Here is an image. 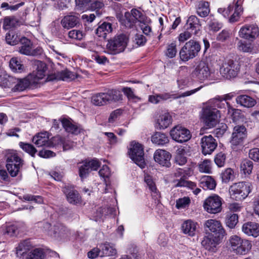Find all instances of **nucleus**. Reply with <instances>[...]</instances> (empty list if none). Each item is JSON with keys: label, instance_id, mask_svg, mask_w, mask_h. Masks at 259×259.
Here are the masks:
<instances>
[{"label": "nucleus", "instance_id": "obj_1", "mask_svg": "<svg viewBox=\"0 0 259 259\" xmlns=\"http://www.w3.org/2000/svg\"><path fill=\"white\" fill-rule=\"evenodd\" d=\"M6 167L10 176L16 177L24 164V160L18 153L14 150H8L5 155Z\"/></svg>", "mask_w": 259, "mask_h": 259}, {"label": "nucleus", "instance_id": "obj_2", "mask_svg": "<svg viewBox=\"0 0 259 259\" xmlns=\"http://www.w3.org/2000/svg\"><path fill=\"white\" fill-rule=\"evenodd\" d=\"M252 185L248 182L235 183L229 188L231 198L236 201H242L245 199L251 192Z\"/></svg>", "mask_w": 259, "mask_h": 259}, {"label": "nucleus", "instance_id": "obj_3", "mask_svg": "<svg viewBox=\"0 0 259 259\" xmlns=\"http://www.w3.org/2000/svg\"><path fill=\"white\" fill-rule=\"evenodd\" d=\"M220 117V112L216 108L207 105L202 109L201 119L207 128L214 127L219 122Z\"/></svg>", "mask_w": 259, "mask_h": 259}, {"label": "nucleus", "instance_id": "obj_4", "mask_svg": "<svg viewBox=\"0 0 259 259\" xmlns=\"http://www.w3.org/2000/svg\"><path fill=\"white\" fill-rule=\"evenodd\" d=\"M128 40V38L125 34L116 35L108 41L106 45L108 53L115 55L122 52L127 46Z\"/></svg>", "mask_w": 259, "mask_h": 259}, {"label": "nucleus", "instance_id": "obj_5", "mask_svg": "<svg viewBox=\"0 0 259 259\" xmlns=\"http://www.w3.org/2000/svg\"><path fill=\"white\" fill-rule=\"evenodd\" d=\"M201 50L199 42L191 39L187 41L179 52L180 58L183 61H188L196 57Z\"/></svg>", "mask_w": 259, "mask_h": 259}, {"label": "nucleus", "instance_id": "obj_6", "mask_svg": "<svg viewBox=\"0 0 259 259\" xmlns=\"http://www.w3.org/2000/svg\"><path fill=\"white\" fill-rule=\"evenodd\" d=\"M229 242L233 251L238 254H245L252 246L250 241L243 240L237 235L231 236Z\"/></svg>", "mask_w": 259, "mask_h": 259}, {"label": "nucleus", "instance_id": "obj_7", "mask_svg": "<svg viewBox=\"0 0 259 259\" xmlns=\"http://www.w3.org/2000/svg\"><path fill=\"white\" fill-rule=\"evenodd\" d=\"M18 52L23 55L36 56L42 54V49L40 47L33 49L31 40L25 37H23L19 41Z\"/></svg>", "mask_w": 259, "mask_h": 259}, {"label": "nucleus", "instance_id": "obj_8", "mask_svg": "<svg viewBox=\"0 0 259 259\" xmlns=\"http://www.w3.org/2000/svg\"><path fill=\"white\" fill-rule=\"evenodd\" d=\"M129 151L130 158L141 168L145 167V162L144 158V150L142 146L138 143L132 142Z\"/></svg>", "mask_w": 259, "mask_h": 259}, {"label": "nucleus", "instance_id": "obj_9", "mask_svg": "<svg viewBox=\"0 0 259 259\" xmlns=\"http://www.w3.org/2000/svg\"><path fill=\"white\" fill-rule=\"evenodd\" d=\"M204 228L206 233L212 234L214 236L223 238L226 235L221 223L216 220H207L204 224Z\"/></svg>", "mask_w": 259, "mask_h": 259}, {"label": "nucleus", "instance_id": "obj_10", "mask_svg": "<svg viewBox=\"0 0 259 259\" xmlns=\"http://www.w3.org/2000/svg\"><path fill=\"white\" fill-rule=\"evenodd\" d=\"M239 71L238 64L232 60L226 61L223 63L220 69L222 76L228 79L236 77Z\"/></svg>", "mask_w": 259, "mask_h": 259}, {"label": "nucleus", "instance_id": "obj_11", "mask_svg": "<svg viewBox=\"0 0 259 259\" xmlns=\"http://www.w3.org/2000/svg\"><path fill=\"white\" fill-rule=\"evenodd\" d=\"M171 138L178 143H183L188 141L191 138L189 130L180 125L175 126L170 131Z\"/></svg>", "mask_w": 259, "mask_h": 259}, {"label": "nucleus", "instance_id": "obj_12", "mask_svg": "<svg viewBox=\"0 0 259 259\" xmlns=\"http://www.w3.org/2000/svg\"><path fill=\"white\" fill-rule=\"evenodd\" d=\"M239 35L240 37L252 41L259 36V28L256 24H246L240 28Z\"/></svg>", "mask_w": 259, "mask_h": 259}, {"label": "nucleus", "instance_id": "obj_13", "mask_svg": "<svg viewBox=\"0 0 259 259\" xmlns=\"http://www.w3.org/2000/svg\"><path fill=\"white\" fill-rule=\"evenodd\" d=\"M204 208L210 213H217L222 210V199L218 195L207 198L204 201Z\"/></svg>", "mask_w": 259, "mask_h": 259}, {"label": "nucleus", "instance_id": "obj_14", "mask_svg": "<svg viewBox=\"0 0 259 259\" xmlns=\"http://www.w3.org/2000/svg\"><path fill=\"white\" fill-rule=\"evenodd\" d=\"M247 137L246 128L244 125H236L232 134L231 144L233 146L242 145Z\"/></svg>", "mask_w": 259, "mask_h": 259}, {"label": "nucleus", "instance_id": "obj_15", "mask_svg": "<svg viewBox=\"0 0 259 259\" xmlns=\"http://www.w3.org/2000/svg\"><path fill=\"white\" fill-rule=\"evenodd\" d=\"M32 75L29 74L26 77L22 79L16 78V81L15 82L12 88V91L14 92H22L29 88L30 86L34 85L37 83L33 79Z\"/></svg>", "mask_w": 259, "mask_h": 259}, {"label": "nucleus", "instance_id": "obj_16", "mask_svg": "<svg viewBox=\"0 0 259 259\" xmlns=\"http://www.w3.org/2000/svg\"><path fill=\"white\" fill-rule=\"evenodd\" d=\"M222 239L223 238L214 236L212 234H208L204 237L201 244L209 252H215Z\"/></svg>", "mask_w": 259, "mask_h": 259}, {"label": "nucleus", "instance_id": "obj_17", "mask_svg": "<svg viewBox=\"0 0 259 259\" xmlns=\"http://www.w3.org/2000/svg\"><path fill=\"white\" fill-rule=\"evenodd\" d=\"M202 153L206 155L210 154L215 149L217 143L211 135L203 136L201 140Z\"/></svg>", "mask_w": 259, "mask_h": 259}, {"label": "nucleus", "instance_id": "obj_18", "mask_svg": "<svg viewBox=\"0 0 259 259\" xmlns=\"http://www.w3.org/2000/svg\"><path fill=\"white\" fill-rule=\"evenodd\" d=\"M100 166V162L97 160L85 162L79 168V175L82 180L88 176L92 170H96Z\"/></svg>", "mask_w": 259, "mask_h": 259}, {"label": "nucleus", "instance_id": "obj_19", "mask_svg": "<svg viewBox=\"0 0 259 259\" xmlns=\"http://www.w3.org/2000/svg\"><path fill=\"white\" fill-rule=\"evenodd\" d=\"M211 71L208 64L203 61L200 62L193 72V75L201 80L207 79Z\"/></svg>", "mask_w": 259, "mask_h": 259}, {"label": "nucleus", "instance_id": "obj_20", "mask_svg": "<svg viewBox=\"0 0 259 259\" xmlns=\"http://www.w3.org/2000/svg\"><path fill=\"white\" fill-rule=\"evenodd\" d=\"M170 154L164 150H157L154 154V158L155 162L166 167H169L170 166Z\"/></svg>", "mask_w": 259, "mask_h": 259}, {"label": "nucleus", "instance_id": "obj_21", "mask_svg": "<svg viewBox=\"0 0 259 259\" xmlns=\"http://www.w3.org/2000/svg\"><path fill=\"white\" fill-rule=\"evenodd\" d=\"M63 192L67 200L70 204H77L81 203V197L78 192L72 186H66L63 188Z\"/></svg>", "mask_w": 259, "mask_h": 259}, {"label": "nucleus", "instance_id": "obj_22", "mask_svg": "<svg viewBox=\"0 0 259 259\" xmlns=\"http://www.w3.org/2000/svg\"><path fill=\"white\" fill-rule=\"evenodd\" d=\"M198 227V223L191 220L185 221L181 226L183 232L192 237L196 235Z\"/></svg>", "mask_w": 259, "mask_h": 259}, {"label": "nucleus", "instance_id": "obj_23", "mask_svg": "<svg viewBox=\"0 0 259 259\" xmlns=\"http://www.w3.org/2000/svg\"><path fill=\"white\" fill-rule=\"evenodd\" d=\"M172 122V117L168 112H165L159 116L156 121L155 127L157 129L166 128Z\"/></svg>", "mask_w": 259, "mask_h": 259}, {"label": "nucleus", "instance_id": "obj_24", "mask_svg": "<svg viewBox=\"0 0 259 259\" xmlns=\"http://www.w3.org/2000/svg\"><path fill=\"white\" fill-rule=\"evenodd\" d=\"M242 230L246 235L256 237L259 235V225L255 222H248L243 225Z\"/></svg>", "mask_w": 259, "mask_h": 259}, {"label": "nucleus", "instance_id": "obj_25", "mask_svg": "<svg viewBox=\"0 0 259 259\" xmlns=\"http://www.w3.org/2000/svg\"><path fill=\"white\" fill-rule=\"evenodd\" d=\"M32 142L38 147L45 146L50 147L52 145L49 141V134L48 132L38 133L33 137Z\"/></svg>", "mask_w": 259, "mask_h": 259}, {"label": "nucleus", "instance_id": "obj_26", "mask_svg": "<svg viewBox=\"0 0 259 259\" xmlns=\"http://www.w3.org/2000/svg\"><path fill=\"white\" fill-rule=\"evenodd\" d=\"M79 18L77 16L69 15L64 16L61 21L62 27L67 29L74 27L79 23Z\"/></svg>", "mask_w": 259, "mask_h": 259}, {"label": "nucleus", "instance_id": "obj_27", "mask_svg": "<svg viewBox=\"0 0 259 259\" xmlns=\"http://www.w3.org/2000/svg\"><path fill=\"white\" fill-rule=\"evenodd\" d=\"M187 146H181L176 151L175 160L176 163L180 165H184L187 161L186 156L188 152Z\"/></svg>", "mask_w": 259, "mask_h": 259}, {"label": "nucleus", "instance_id": "obj_28", "mask_svg": "<svg viewBox=\"0 0 259 259\" xmlns=\"http://www.w3.org/2000/svg\"><path fill=\"white\" fill-rule=\"evenodd\" d=\"M187 29L191 31L194 34L197 35L200 31L201 25L198 18L192 15L190 16L187 20Z\"/></svg>", "mask_w": 259, "mask_h": 259}, {"label": "nucleus", "instance_id": "obj_29", "mask_svg": "<svg viewBox=\"0 0 259 259\" xmlns=\"http://www.w3.org/2000/svg\"><path fill=\"white\" fill-rule=\"evenodd\" d=\"M16 81V78L9 75L5 71L0 73V87L4 88H12Z\"/></svg>", "mask_w": 259, "mask_h": 259}, {"label": "nucleus", "instance_id": "obj_30", "mask_svg": "<svg viewBox=\"0 0 259 259\" xmlns=\"http://www.w3.org/2000/svg\"><path fill=\"white\" fill-rule=\"evenodd\" d=\"M236 102L238 104L246 108H251L256 103V100L247 95H240L236 97Z\"/></svg>", "mask_w": 259, "mask_h": 259}, {"label": "nucleus", "instance_id": "obj_31", "mask_svg": "<svg viewBox=\"0 0 259 259\" xmlns=\"http://www.w3.org/2000/svg\"><path fill=\"white\" fill-rule=\"evenodd\" d=\"M105 93L108 104L116 103L122 100V95L119 90L116 89L109 90Z\"/></svg>", "mask_w": 259, "mask_h": 259}, {"label": "nucleus", "instance_id": "obj_32", "mask_svg": "<svg viewBox=\"0 0 259 259\" xmlns=\"http://www.w3.org/2000/svg\"><path fill=\"white\" fill-rule=\"evenodd\" d=\"M37 65L36 71L32 73L29 74L34 77L33 79L36 81L38 83L40 79H42L45 76V72L46 71L47 66L45 63L41 61H37L36 63Z\"/></svg>", "mask_w": 259, "mask_h": 259}, {"label": "nucleus", "instance_id": "obj_33", "mask_svg": "<svg viewBox=\"0 0 259 259\" xmlns=\"http://www.w3.org/2000/svg\"><path fill=\"white\" fill-rule=\"evenodd\" d=\"M200 187L204 190H213L216 187L215 180L210 176H204L200 180Z\"/></svg>", "mask_w": 259, "mask_h": 259}, {"label": "nucleus", "instance_id": "obj_34", "mask_svg": "<svg viewBox=\"0 0 259 259\" xmlns=\"http://www.w3.org/2000/svg\"><path fill=\"white\" fill-rule=\"evenodd\" d=\"M151 141L153 143L158 145H163L169 142L168 136L161 132H155L151 137Z\"/></svg>", "mask_w": 259, "mask_h": 259}, {"label": "nucleus", "instance_id": "obj_35", "mask_svg": "<svg viewBox=\"0 0 259 259\" xmlns=\"http://www.w3.org/2000/svg\"><path fill=\"white\" fill-rule=\"evenodd\" d=\"M62 124L65 131L69 133L77 135L80 133V128L67 119L63 118Z\"/></svg>", "mask_w": 259, "mask_h": 259}, {"label": "nucleus", "instance_id": "obj_36", "mask_svg": "<svg viewBox=\"0 0 259 259\" xmlns=\"http://www.w3.org/2000/svg\"><path fill=\"white\" fill-rule=\"evenodd\" d=\"M101 257L105 256H112L116 254V250L109 243L106 242L99 245Z\"/></svg>", "mask_w": 259, "mask_h": 259}, {"label": "nucleus", "instance_id": "obj_37", "mask_svg": "<svg viewBox=\"0 0 259 259\" xmlns=\"http://www.w3.org/2000/svg\"><path fill=\"white\" fill-rule=\"evenodd\" d=\"M112 31V25L108 22H104L96 29V34L100 37L105 38L107 34Z\"/></svg>", "mask_w": 259, "mask_h": 259}, {"label": "nucleus", "instance_id": "obj_38", "mask_svg": "<svg viewBox=\"0 0 259 259\" xmlns=\"http://www.w3.org/2000/svg\"><path fill=\"white\" fill-rule=\"evenodd\" d=\"M9 66L14 72L21 73L25 70L24 66L21 63L20 60L17 57L11 58L9 62Z\"/></svg>", "mask_w": 259, "mask_h": 259}, {"label": "nucleus", "instance_id": "obj_39", "mask_svg": "<svg viewBox=\"0 0 259 259\" xmlns=\"http://www.w3.org/2000/svg\"><path fill=\"white\" fill-rule=\"evenodd\" d=\"M54 75L55 76L54 79L63 81H69L74 78V74L67 69L58 71L55 73Z\"/></svg>", "mask_w": 259, "mask_h": 259}, {"label": "nucleus", "instance_id": "obj_40", "mask_svg": "<svg viewBox=\"0 0 259 259\" xmlns=\"http://www.w3.org/2000/svg\"><path fill=\"white\" fill-rule=\"evenodd\" d=\"M210 12L209 4L208 2L205 1H200L199 2L197 8V13L201 17H205Z\"/></svg>", "mask_w": 259, "mask_h": 259}, {"label": "nucleus", "instance_id": "obj_41", "mask_svg": "<svg viewBox=\"0 0 259 259\" xmlns=\"http://www.w3.org/2000/svg\"><path fill=\"white\" fill-rule=\"evenodd\" d=\"M243 13V8L241 6V3H239V0L235 2V8L233 14L229 18L230 23H234L237 22Z\"/></svg>", "mask_w": 259, "mask_h": 259}, {"label": "nucleus", "instance_id": "obj_42", "mask_svg": "<svg viewBox=\"0 0 259 259\" xmlns=\"http://www.w3.org/2000/svg\"><path fill=\"white\" fill-rule=\"evenodd\" d=\"M32 246L29 240H24L21 242L16 248L17 256H22L26 253L31 248Z\"/></svg>", "mask_w": 259, "mask_h": 259}, {"label": "nucleus", "instance_id": "obj_43", "mask_svg": "<svg viewBox=\"0 0 259 259\" xmlns=\"http://www.w3.org/2000/svg\"><path fill=\"white\" fill-rule=\"evenodd\" d=\"M120 22L122 25L128 28L132 27L136 23L135 19L129 12L124 13V16L120 19Z\"/></svg>", "mask_w": 259, "mask_h": 259}, {"label": "nucleus", "instance_id": "obj_44", "mask_svg": "<svg viewBox=\"0 0 259 259\" xmlns=\"http://www.w3.org/2000/svg\"><path fill=\"white\" fill-rule=\"evenodd\" d=\"M92 103L97 106L108 104L105 93H100L94 95L92 98Z\"/></svg>", "mask_w": 259, "mask_h": 259}, {"label": "nucleus", "instance_id": "obj_45", "mask_svg": "<svg viewBox=\"0 0 259 259\" xmlns=\"http://www.w3.org/2000/svg\"><path fill=\"white\" fill-rule=\"evenodd\" d=\"M45 252L41 248H35L30 252L26 259H45Z\"/></svg>", "mask_w": 259, "mask_h": 259}, {"label": "nucleus", "instance_id": "obj_46", "mask_svg": "<svg viewBox=\"0 0 259 259\" xmlns=\"http://www.w3.org/2000/svg\"><path fill=\"white\" fill-rule=\"evenodd\" d=\"M175 183L176 187H184L190 189H194L196 187V184L194 182L186 181L182 178H181L180 180L175 181Z\"/></svg>", "mask_w": 259, "mask_h": 259}, {"label": "nucleus", "instance_id": "obj_47", "mask_svg": "<svg viewBox=\"0 0 259 259\" xmlns=\"http://www.w3.org/2000/svg\"><path fill=\"white\" fill-rule=\"evenodd\" d=\"M20 38L13 31H10L6 34V40L10 45H16L19 42Z\"/></svg>", "mask_w": 259, "mask_h": 259}, {"label": "nucleus", "instance_id": "obj_48", "mask_svg": "<svg viewBox=\"0 0 259 259\" xmlns=\"http://www.w3.org/2000/svg\"><path fill=\"white\" fill-rule=\"evenodd\" d=\"M104 6L102 1L100 0H93L92 2L90 4L89 7H90L92 10L95 11L96 15L99 16L102 13L100 10L103 8Z\"/></svg>", "mask_w": 259, "mask_h": 259}, {"label": "nucleus", "instance_id": "obj_49", "mask_svg": "<svg viewBox=\"0 0 259 259\" xmlns=\"http://www.w3.org/2000/svg\"><path fill=\"white\" fill-rule=\"evenodd\" d=\"M54 232L56 236L61 237L67 236L69 233L67 228L62 224H57L54 226Z\"/></svg>", "mask_w": 259, "mask_h": 259}, {"label": "nucleus", "instance_id": "obj_50", "mask_svg": "<svg viewBox=\"0 0 259 259\" xmlns=\"http://www.w3.org/2000/svg\"><path fill=\"white\" fill-rule=\"evenodd\" d=\"M191 203V199L189 197H184L177 200L176 207L178 209H184L188 208Z\"/></svg>", "mask_w": 259, "mask_h": 259}, {"label": "nucleus", "instance_id": "obj_51", "mask_svg": "<svg viewBox=\"0 0 259 259\" xmlns=\"http://www.w3.org/2000/svg\"><path fill=\"white\" fill-rule=\"evenodd\" d=\"M221 177L223 182L225 183L233 180L234 177L233 170L231 168H226L222 172Z\"/></svg>", "mask_w": 259, "mask_h": 259}, {"label": "nucleus", "instance_id": "obj_52", "mask_svg": "<svg viewBox=\"0 0 259 259\" xmlns=\"http://www.w3.org/2000/svg\"><path fill=\"white\" fill-rule=\"evenodd\" d=\"M19 146L25 152L32 157L34 156L37 152V150L30 144L20 142Z\"/></svg>", "mask_w": 259, "mask_h": 259}, {"label": "nucleus", "instance_id": "obj_53", "mask_svg": "<svg viewBox=\"0 0 259 259\" xmlns=\"http://www.w3.org/2000/svg\"><path fill=\"white\" fill-rule=\"evenodd\" d=\"M240 168L245 175H249L253 168V163L248 159L244 160L241 164Z\"/></svg>", "mask_w": 259, "mask_h": 259}, {"label": "nucleus", "instance_id": "obj_54", "mask_svg": "<svg viewBox=\"0 0 259 259\" xmlns=\"http://www.w3.org/2000/svg\"><path fill=\"white\" fill-rule=\"evenodd\" d=\"M177 53V42L173 41L168 44L167 46L165 55L170 58H172L176 56Z\"/></svg>", "mask_w": 259, "mask_h": 259}, {"label": "nucleus", "instance_id": "obj_55", "mask_svg": "<svg viewBox=\"0 0 259 259\" xmlns=\"http://www.w3.org/2000/svg\"><path fill=\"white\" fill-rule=\"evenodd\" d=\"M208 27L209 30L217 32L222 28L223 24L216 19L212 18L208 22Z\"/></svg>", "mask_w": 259, "mask_h": 259}, {"label": "nucleus", "instance_id": "obj_56", "mask_svg": "<svg viewBox=\"0 0 259 259\" xmlns=\"http://www.w3.org/2000/svg\"><path fill=\"white\" fill-rule=\"evenodd\" d=\"M122 91L124 95L127 97L129 100H132L134 102H138L140 100V98L137 96L134 93L132 89L128 87H124L122 89Z\"/></svg>", "mask_w": 259, "mask_h": 259}, {"label": "nucleus", "instance_id": "obj_57", "mask_svg": "<svg viewBox=\"0 0 259 259\" xmlns=\"http://www.w3.org/2000/svg\"><path fill=\"white\" fill-rule=\"evenodd\" d=\"M238 222V217L236 214L228 215L226 219V225L230 228L233 229Z\"/></svg>", "mask_w": 259, "mask_h": 259}, {"label": "nucleus", "instance_id": "obj_58", "mask_svg": "<svg viewBox=\"0 0 259 259\" xmlns=\"http://www.w3.org/2000/svg\"><path fill=\"white\" fill-rule=\"evenodd\" d=\"M68 37L75 40H81L84 37V34L79 30L73 29L68 33Z\"/></svg>", "mask_w": 259, "mask_h": 259}, {"label": "nucleus", "instance_id": "obj_59", "mask_svg": "<svg viewBox=\"0 0 259 259\" xmlns=\"http://www.w3.org/2000/svg\"><path fill=\"white\" fill-rule=\"evenodd\" d=\"M227 106L228 114L232 118L233 120L237 119L241 114V110L233 108L228 102H226Z\"/></svg>", "mask_w": 259, "mask_h": 259}, {"label": "nucleus", "instance_id": "obj_60", "mask_svg": "<svg viewBox=\"0 0 259 259\" xmlns=\"http://www.w3.org/2000/svg\"><path fill=\"white\" fill-rule=\"evenodd\" d=\"M199 170L202 172L210 173V161L209 160H204L199 163L198 165Z\"/></svg>", "mask_w": 259, "mask_h": 259}, {"label": "nucleus", "instance_id": "obj_61", "mask_svg": "<svg viewBox=\"0 0 259 259\" xmlns=\"http://www.w3.org/2000/svg\"><path fill=\"white\" fill-rule=\"evenodd\" d=\"M237 48L239 50L244 52H249L252 50L251 45L247 43L245 41L239 40L237 44Z\"/></svg>", "mask_w": 259, "mask_h": 259}, {"label": "nucleus", "instance_id": "obj_62", "mask_svg": "<svg viewBox=\"0 0 259 259\" xmlns=\"http://www.w3.org/2000/svg\"><path fill=\"white\" fill-rule=\"evenodd\" d=\"M22 199L28 201H34L37 203H42L43 202V199L40 196L25 194L22 196Z\"/></svg>", "mask_w": 259, "mask_h": 259}, {"label": "nucleus", "instance_id": "obj_63", "mask_svg": "<svg viewBox=\"0 0 259 259\" xmlns=\"http://www.w3.org/2000/svg\"><path fill=\"white\" fill-rule=\"evenodd\" d=\"M131 14L132 15L133 18L135 19V21H139L140 23L144 22L145 21V16L143 15L142 13L140 11L136 9H133L131 11Z\"/></svg>", "mask_w": 259, "mask_h": 259}, {"label": "nucleus", "instance_id": "obj_64", "mask_svg": "<svg viewBox=\"0 0 259 259\" xmlns=\"http://www.w3.org/2000/svg\"><path fill=\"white\" fill-rule=\"evenodd\" d=\"M226 161V155L222 152L217 154L214 158V162L219 167L224 166Z\"/></svg>", "mask_w": 259, "mask_h": 259}]
</instances>
